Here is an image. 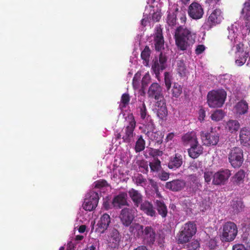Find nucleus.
Masks as SVG:
<instances>
[{
    "label": "nucleus",
    "instance_id": "49530a36",
    "mask_svg": "<svg viewBox=\"0 0 250 250\" xmlns=\"http://www.w3.org/2000/svg\"><path fill=\"white\" fill-rule=\"evenodd\" d=\"M145 147V141L143 139L142 136H139L138 140L136 143L135 147V150L137 152L143 150Z\"/></svg>",
    "mask_w": 250,
    "mask_h": 250
},
{
    "label": "nucleus",
    "instance_id": "680f3d73",
    "mask_svg": "<svg viewBox=\"0 0 250 250\" xmlns=\"http://www.w3.org/2000/svg\"><path fill=\"white\" fill-rule=\"evenodd\" d=\"M205 50V46L204 45H198L195 49V53L197 55L201 54Z\"/></svg>",
    "mask_w": 250,
    "mask_h": 250
},
{
    "label": "nucleus",
    "instance_id": "cd10ccee",
    "mask_svg": "<svg viewBox=\"0 0 250 250\" xmlns=\"http://www.w3.org/2000/svg\"><path fill=\"white\" fill-rule=\"evenodd\" d=\"M126 199L127 193L124 192H121L113 199V205L115 208H120L121 206L127 205Z\"/></svg>",
    "mask_w": 250,
    "mask_h": 250
},
{
    "label": "nucleus",
    "instance_id": "39448f33",
    "mask_svg": "<svg viewBox=\"0 0 250 250\" xmlns=\"http://www.w3.org/2000/svg\"><path fill=\"white\" fill-rule=\"evenodd\" d=\"M196 228L193 223L189 222L182 228L178 235V242L180 244L188 242L195 233Z\"/></svg>",
    "mask_w": 250,
    "mask_h": 250
},
{
    "label": "nucleus",
    "instance_id": "603ef678",
    "mask_svg": "<svg viewBox=\"0 0 250 250\" xmlns=\"http://www.w3.org/2000/svg\"><path fill=\"white\" fill-rule=\"evenodd\" d=\"M172 95L174 97H178L182 92V87L178 83H174L172 89Z\"/></svg>",
    "mask_w": 250,
    "mask_h": 250
},
{
    "label": "nucleus",
    "instance_id": "c756f323",
    "mask_svg": "<svg viewBox=\"0 0 250 250\" xmlns=\"http://www.w3.org/2000/svg\"><path fill=\"white\" fill-rule=\"evenodd\" d=\"M241 144L244 146H250V129L247 128H242L239 135Z\"/></svg>",
    "mask_w": 250,
    "mask_h": 250
},
{
    "label": "nucleus",
    "instance_id": "4be33fe9",
    "mask_svg": "<svg viewBox=\"0 0 250 250\" xmlns=\"http://www.w3.org/2000/svg\"><path fill=\"white\" fill-rule=\"evenodd\" d=\"M186 186V183L182 180H174L167 182L166 188L172 191H177L182 189Z\"/></svg>",
    "mask_w": 250,
    "mask_h": 250
},
{
    "label": "nucleus",
    "instance_id": "09e8293b",
    "mask_svg": "<svg viewBox=\"0 0 250 250\" xmlns=\"http://www.w3.org/2000/svg\"><path fill=\"white\" fill-rule=\"evenodd\" d=\"M130 100V98L128 94L125 93L123 94L121 98V104H120V108L123 110L126 105L128 104Z\"/></svg>",
    "mask_w": 250,
    "mask_h": 250
},
{
    "label": "nucleus",
    "instance_id": "5fc2aeb1",
    "mask_svg": "<svg viewBox=\"0 0 250 250\" xmlns=\"http://www.w3.org/2000/svg\"><path fill=\"white\" fill-rule=\"evenodd\" d=\"M200 244L197 240H193L187 245L188 250H196Z\"/></svg>",
    "mask_w": 250,
    "mask_h": 250
},
{
    "label": "nucleus",
    "instance_id": "ea45409f",
    "mask_svg": "<svg viewBox=\"0 0 250 250\" xmlns=\"http://www.w3.org/2000/svg\"><path fill=\"white\" fill-rule=\"evenodd\" d=\"M190 188L193 191H196L201 187L197 177L195 175H190L188 177Z\"/></svg>",
    "mask_w": 250,
    "mask_h": 250
},
{
    "label": "nucleus",
    "instance_id": "de8ad7c7",
    "mask_svg": "<svg viewBox=\"0 0 250 250\" xmlns=\"http://www.w3.org/2000/svg\"><path fill=\"white\" fill-rule=\"evenodd\" d=\"M225 116V113L221 109L216 110L211 116V118L215 121L221 120Z\"/></svg>",
    "mask_w": 250,
    "mask_h": 250
},
{
    "label": "nucleus",
    "instance_id": "e2e57ef3",
    "mask_svg": "<svg viewBox=\"0 0 250 250\" xmlns=\"http://www.w3.org/2000/svg\"><path fill=\"white\" fill-rule=\"evenodd\" d=\"M146 135L148 137V138L151 140H155L157 138V134L153 131H147Z\"/></svg>",
    "mask_w": 250,
    "mask_h": 250
},
{
    "label": "nucleus",
    "instance_id": "1a4fd4ad",
    "mask_svg": "<svg viewBox=\"0 0 250 250\" xmlns=\"http://www.w3.org/2000/svg\"><path fill=\"white\" fill-rule=\"evenodd\" d=\"M201 137L204 145L207 146H215L219 140L218 132L211 129L209 132H201Z\"/></svg>",
    "mask_w": 250,
    "mask_h": 250
},
{
    "label": "nucleus",
    "instance_id": "c03bdc74",
    "mask_svg": "<svg viewBox=\"0 0 250 250\" xmlns=\"http://www.w3.org/2000/svg\"><path fill=\"white\" fill-rule=\"evenodd\" d=\"M151 172H158L161 169V162L157 158H154L149 162Z\"/></svg>",
    "mask_w": 250,
    "mask_h": 250
},
{
    "label": "nucleus",
    "instance_id": "f03ea898",
    "mask_svg": "<svg viewBox=\"0 0 250 250\" xmlns=\"http://www.w3.org/2000/svg\"><path fill=\"white\" fill-rule=\"evenodd\" d=\"M195 37L194 32L182 25L178 26L175 32L176 44L178 49L182 51L187 50L193 44Z\"/></svg>",
    "mask_w": 250,
    "mask_h": 250
},
{
    "label": "nucleus",
    "instance_id": "4468645a",
    "mask_svg": "<svg viewBox=\"0 0 250 250\" xmlns=\"http://www.w3.org/2000/svg\"><path fill=\"white\" fill-rule=\"evenodd\" d=\"M188 14L192 19L199 20L202 18L204 10L199 3L193 2L188 7Z\"/></svg>",
    "mask_w": 250,
    "mask_h": 250
},
{
    "label": "nucleus",
    "instance_id": "2f4dec72",
    "mask_svg": "<svg viewBox=\"0 0 250 250\" xmlns=\"http://www.w3.org/2000/svg\"><path fill=\"white\" fill-rule=\"evenodd\" d=\"M128 194L135 206L139 207L142 203L143 200V196L141 193L139 191L131 188L129 190Z\"/></svg>",
    "mask_w": 250,
    "mask_h": 250
},
{
    "label": "nucleus",
    "instance_id": "c9c22d12",
    "mask_svg": "<svg viewBox=\"0 0 250 250\" xmlns=\"http://www.w3.org/2000/svg\"><path fill=\"white\" fill-rule=\"evenodd\" d=\"M154 42L156 50L160 51L164 45V39L161 29H157L154 37Z\"/></svg>",
    "mask_w": 250,
    "mask_h": 250
},
{
    "label": "nucleus",
    "instance_id": "b1692460",
    "mask_svg": "<svg viewBox=\"0 0 250 250\" xmlns=\"http://www.w3.org/2000/svg\"><path fill=\"white\" fill-rule=\"evenodd\" d=\"M155 106L157 111V116L161 119H164L166 117L167 113L164 99L157 101Z\"/></svg>",
    "mask_w": 250,
    "mask_h": 250
},
{
    "label": "nucleus",
    "instance_id": "a211bd4d",
    "mask_svg": "<svg viewBox=\"0 0 250 250\" xmlns=\"http://www.w3.org/2000/svg\"><path fill=\"white\" fill-rule=\"evenodd\" d=\"M166 62L167 58L162 53H161L160 55L159 60L156 59L155 61H153L152 69L156 75L159 74L161 71H162L166 68Z\"/></svg>",
    "mask_w": 250,
    "mask_h": 250
},
{
    "label": "nucleus",
    "instance_id": "7ed1b4c3",
    "mask_svg": "<svg viewBox=\"0 0 250 250\" xmlns=\"http://www.w3.org/2000/svg\"><path fill=\"white\" fill-rule=\"evenodd\" d=\"M227 93L223 89L213 90L208 94V103L210 107H220L224 104Z\"/></svg>",
    "mask_w": 250,
    "mask_h": 250
},
{
    "label": "nucleus",
    "instance_id": "f3484780",
    "mask_svg": "<svg viewBox=\"0 0 250 250\" xmlns=\"http://www.w3.org/2000/svg\"><path fill=\"white\" fill-rule=\"evenodd\" d=\"M111 220L109 215L107 213L103 214L98 221L96 231L100 233H103L109 227Z\"/></svg>",
    "mask_w": 250,
    "mask_h": 250
},
{
    "label": "nucleus",
    "instance_id": "20e7f679",
    "mask_svg": "<svg viewBox=\"0 0 250 250\" xmlns=\"http://www.w3.org/2000/svg\"><path fill=\"white\" fill-rule=\"evenodd\" d=\"M232 50L235 51V64L237 66H241L246 62L249 57V52L244 50V44L239 42L238 44L232 46Z\"/></svg>",
    "mask_w": 250,
    "mask_h": 250
},
{
    "label": "nucleus",
    "instance_id": "f8f14e48",
    "mask_svg": "<svg viewBox=\"0 0 250 250\" xmlns=\"http://www.w3.org/2000/svg\"><path fill=\"white\" fill-rule=\"evenodd\" d=\"M241 28V26L237 22H235L234 23L231 25L230 26L228 27L229 30V35L228 36V39L233 44V46L234 45H236V44H238L239 42H241L240 41V30Z\"/></svg>",
    "mask_w": 250,
    "mask_h": 250
},
{
    "label": "nucleus",
    "instance_id": "6e6552de",
    "mask_svg": "<svg viewBox=\"0 0 250 250\" xmlns=\"http://www.w3.org/2000/svg\"><path fill=\"white\" fill-rule=\"evenodd\" d=\"M216 80L231 93H235L237 88L235 86L234 78L232 75L229 74L220 75L217 76Z\"/></svg>",
    "mask_w": 250,
    "mask_h": 250
},
{
    "label": "nucleus",
    "instance_id": "7c9ffc66",
    "mask_svg": "<svg viewBox=\"0 0 250 250\" xmlns=\"http://www.w3.org/2000/svg\"><path fill=\"white\" fill-rule=\"evenodd\" d=\"M140 209L147 215L153 217L156 214V211L153 205L147 201H145L140 204Z\"/></svg>",
    "mask_w": 250,
    "mask_h": 250
},
{
    "label": "nucleus",
    "instance_id": "3c124183",
    "mask_svg": "<svg viewBox=\"0 0 250 250\" xmlns=\"http://www.w3.org/2000/svg\"><path fill=\"white\" fill-rule=\"evenodd\" d=\"M141 74L140 72L136 73L133 78L132 84L134 89H138L140 86V80L141 79Z\"/></svg>",
    "mask_w": 250,
    "mask_h": 250
},
{
    "label": "nucleus",
    "instance_id": "ddd939ff",
    "mask_svg": "<svg viewBox=\"0 0 250 250\" xmlns=\"http://www.w3.org/2000/svg\"><path fill=\"white\" fill-rule=\"evenodd\" d=\"M136 126V122L134 119H131L129 124L124 129L122 134H119L118 138L122 137V139L125 142L130 143L133 141L134 129Z\"/></svg>",
    "mask_w": 250,
    "mask_h": 250
},
{
    "label": "nucleus",
    "instance_id": "13d9d810",
    "mask_svg": "<svg viewBox=\"0 0 250 250\" xmlns=\"http://www.w3.org/2000/svg\"><path fill=\"white\" fill-rule=\"evenodd\" d=\"M89 243L84 250H95L97 246V241L95 240Z\"/></svg>",
    "mask_w": 250,
    "mask_h": 250
},
{
    "label": "nucleus",
    "instance_id": "0eeeda50",
    "mask_svg": "<svg viewBox=\"0 0 250 250\" xmlns=\"http://www.w3.org/2000/svg\"><path fill=\"white\" fill-rule=\"evenodd\" d=\"M229 160L233 167H239L243 162V152L239 147H234L230 149L228 156Z\"/></svg>",
    "mask_w": 250,
    "mask_h": 250
},
{
    "label": "nucleus",
    "instance_id": "69168bd1",
    "mask_svg": "<svg viewBox=\"0 0 250 250\" xmlns=\"http://www.w3.org/2000/svg\"><path fill=\"white\" fill-rule=\"evenodd\" d=\"M232 250H246L243 244H236L233 246Z\"/></svg>",
    "mask_w": 250,
    "mask_h": 250
},
{
    "label": "nucleus",
    "instance_id": "c85d7f7f",
    "mask_svg": "<svg viewBox=\"0 0 250 250\" xmlns=\"http://www.w3.org/2000/svg\"><path fill=\"white\" fill-rule=\"evenodd\" d=\"M182 139L185 145H189L191 146L198 143L196 133L194 131L187 133L183 136Z\"/></svg>",
    "mask_w": 250,
    "mask_h": 250
},
{
    "label": "nucleus",
    "instance_id": "4d7b16f0",
    "mask_svg": "<svg viewBox=\"0 0 250 250\" xmlns=\"http://www.w3.org/2000/svg\"><path fill=\"white\" fill-rule=\"evenodd\" d=\"M103 206L106 210L115 208V206L113 205V200L112 202H110L106 199H104Z\"/></svg>",
    "mask_w": 250,
    "mask_h": 250
},
{
    "label": "nucleus",
    "instance_id": "052dcab7",
    "mask_svg": "<svg viewBox=\"0 0 250 250\" xmlns=\"http://www.w3.org/2000/svg\"><path fill=\"white\" fill-rule=\"evenodd\" d=\"M158 176L161 180L166 181L169 178V174L164 171H162L158 174Z\"/></svg>",
    "mask_w": 250,
    "mask_h": 250
},
{
    "label": "nucleus",
    "instance_id": "f257e3e1",
    "mask_svg": "<svg viewBox=\"0 0 250 250\" xmlns=\"http://www.w3.org/2000/svg\"><path fill=\"white\" fill-rule=\"evenodd\" d=\"M92 188L86 193L83 204L85 211H92L97 207L99 196L102 193H105L110 188L109 185L105 180H100L92 185Z\"/></svg>",
    "mask_w": 250,
    "mask_h": 250
},
{
    "label": "nucleus",
    "instance_id": "72a5a7b5",
    "mask_svg": "<svg viewBox=\"0 0 250 250\" xmlns=\"http://www.w3.org/2000/svg\"><path fill=\"white\" fill-rule=\"evenodd\" d=\"M202 151L203 147L198 143L190 146V148L188 149L189 156L193 159L197 158Z\"/></svg>",
    "mask_w": 250,
    "mask_h": 250
},
{
    "label": "nucleus",
    "instance_id": "a18cd8bd",
    "mask_svg": "<svg viewBox=\"0 0 250 250\" xmlns=\"http://www.w3.org/2000/svg\"><path fill=\"white\" fill-rule=\"evenodd\" d=\"M150 50L148 47L146 46L141 53V58L143 60V64L147 66L149 61Z\"/></svg>",
    "mask_w": 250,
    "mask_h": 250
},
{
    "label": "nucleus",
    "instance_id": "dca6fc26",
    "mask_svg": "<svg viewBox=\"0 0 250 250\" xmlns=\"http://www.w3.org/2000/svg\"><path fill=\"white\" fill-rule=\"evenodd\" d=\"M230 176V172L229 170H220L214 174L212 183L216 185L224 184Z\"/></svg>",
    "mask_w": 250,
    "mask_h": 250
},
{
    "label": "nucleus",
    "instance_id": "6e6d98bb",
    "mask_svg": "<svg viewBox=\"0 0 250 250\" xmlns=\"http://www.w3.org/2000/svg\"><path fill=\"white\" fill-rule=\"evenodd\" d=\"M213 175L214 174H213V172L211 171H206L204 173V178L205 182L208 184H209L212 178H213Z\"/></svg>",
    "mask_w": 250,
    "mask_h": 250
},
{
    "label": "nucleus",
    "instance_id": "8fccbe9b",
    "mask_svg": "<svg viewBox=\"0 0 250 250\" xmlns=\"http://www.w3.org/2000/svg\"><path fill=\"white\" fill-rule=\"evenodd\" d=\"M172 80V75L170 72H165V83L167 90L168 91L171 85V81Z\"/></svg>",
    "mask_w": 250,
    "mask_h": 250
},
{
    "label": "nucleus",
    "instance_id": "5701e85b",
    "mask_svg": "<svg viewBox=\"0 0 250 250\" xmlns=\"http://www.w3.org/2000/svg\"><path fill=\"white\" fill-rule=\"evenodd\" d=\"M183 164V158L181 154L176 153L170 158L168 167L171 169L175 170L180 167Z\"/></svg>",
    "mask_w": 250,
    "mask_h": 250
},
{
    "label": "nucleus",
    "instance_id": "aec40b11",
    "mask_svg": "<svg viewBox=\"0 0 250 250\" xmlns=\"http://www.w3.org/2000/svg\"><path fill=\"white\" fill-rule=\"evenodd\" d=\"M121 240V235L116 229H113L109 237L108 245L112 248H118Z\"/></svg>",
    "mask_w": 250,
    "mask_h": 250
},
{
    "label": "nucleus",
    "instance_id": "412c9836",
    "mask_svg": "<svg viewBox=\"0 0 250 250\" xmlns=\"http://www.w3.org/2000/svg\"><path fill=\"white\" fill-rule=\"evenodd\" d=\"M136 183L144 187L145 188L149 189L150 187L153 188L155 190L157 189V183L152 179L146 180L141 175H138L136 178Z\"/></svg>",
    "mask_w": 250,
    "mask_h": 250
},
{
    "label": "nucleus",
    "instance_id": "338daca9",
    "mask_svg": "<svg viewBox=\"0 0 250 250\" xmlns=\"http://www.w3.org/2000/svg\"><path fill=\"white\" fill-rule=\"evenodd\" d=\"M174 136H175V134L174 133H173V132L169 133L167 135L165 140L167 142L170 141L172 140V139H173Z\"/></svg>",
    "mask_w": 250,
    "mask_h": 250
},
{
    "label": "nucleus",
    "instance_id": "864d4df0",
    "mask_svg": "<svg viewBox=\"0 0 250 250\" xmlns=\"http://www.w3.org/2000/svg\"><path fill=\"white\" fill-rule=\"evenodd\" d=\"M150 77L149 73H146L141 81L142 88L143 89H145L147 86V84L150 82Z\"/></svg>",
    "mask_w": 250,
    "mask_h": 250
},
{
    "label": "nucleus",
    "instance_id": "473e14b6",
    "mask_svg": "<svg viewBox=\"0 0 250 250\" xmlns=\"http://www.w3.org/2000/svg\"><path fill=\"white\" fill-rule=\"evenodd\" d=\"M138 109L141 118L143 120L147 121L148 123V126H150V128H152L153 127V124L151 123V120L150 116L147 114L146 106L144 102L141 103L138 107Z\"/></svg>",
    "mask_w": 250,
    "mask_h": 250
},
{
    "label": "nucleus",
    "instance_id": "9b49d317",
    "mask_svg": "<svg viewBox=\"0 0 250 250\" xmlns=\"http://www.w3.org/2000/svg\"><path fill=\"white\" fill-rule=\"evenodd\" d=\"M135 215V209L125 208L121 210L120 218L124 226L128 227L131 224Z\"/></svg>",
    "mask_w": 250,
    "mask_h": 250
},
{
    "label": "nucleus",
    "instance_id": "6ab92c4d",
    "mask_svg": "<svg viewBox=\"0 0 250 250\" xmlns=\"http://www.w3.org/2000/svg\"><path fill=\"white\" fill-rule=\"evenodd\" d=\"M161 91V88L158 83H153L149 88L148 95L149 97L154 98L157 102L164 99Z\"/></svg>",
    "mask_w": 250,
    "mask_h": 250
},
{
    "label": "nucleus",
    "instance_id": "f704fd0d",
    "mask_svg": "<svg viewBox=\"0 0 250 250\" xmlns=\"http://www.w3.org/2000/svg\"><path fill=\"white\" fill-rule=\"evenodd\" d=\"M242 13L245 15L246 20V27L249 32H250V2L246 1L244 3V8L242 9Z\"/></svg>",
    "mask_w": 250,
    "mask_h": 250
},
{
    "label": "nucleus",
    "instance_id": "e433bc0d",
    "mask_svg": "<svg viewBox=\"0 0 250 250\" xmlns=\"http://www.w3.org/2000/svg\"><path fill=\"white\" fill-rule=\"evenodd\" d=\"M225 127L228 131L231 133H235L239 129L240 124L236 120H229L226 123Z\"/></svg>",
    "mask_w": 250,
    "mask_h": 250
},
{
    "label": "nucleus",
    "instance_id": "4c0bfd02",
    "mask_svg": "<svg viewBox=\"0 0 250 250\" xmlns=\"http://www.w3.org/2000/svg\"><path fill=\"white\" fill-rule=\"evenodd\" d=\"M130 232L134 235L139 237L143 234V226L138 223H133L129 226Z\"/></svg>",
    "mask_w": 250,
    "mask_h": 250
},
{
    "label": "nucleus",
    "instance_id": "bb28decb",
    "mask_svg": "<svg viewBox=\"0 0 250 250\" xmlns=\"http://www.w3.org/2000/svg\"><path fill=\"white\" fill-rule=\"evenodd\" d=\"M223 19L221 10L216 9L210 14L208 19V21L210 22L211 25H215L220 23Z\"/></svg>",
    "mask_w": 250,
    "mask_h": 250
},
{
    "label": "nucleus",
    "instance_id": "79ce46f5",
    "mask_svg": "<svg viewBox=\"0 0 250 250\" xmlns=\"http://www.w3.org/2000/svg\"><path fill=\"white\" fill-rule=\"evenodd\" d=\"M155 203L159 214H160L162 217H165L167 215V210L164 203L158 200H156Z\"/></svg>",
    "mask_w": 250,
    "mask_h": 250
},
{
    "label": "nucleus",
    "instance_id": "423d86ee",
    "mask_svg": "<svg viewBox=\"0 0 250 250\" xmlns=\"http://www.w3.org/2000/svg\"><path fill=\"white\" fill-rule=\"evenodd\" d=\"M238 233L236 225L232 222L226 223L223 227L221 239L225 242H231L234 240Z\"/></svg>",
    "mask_w": 250,
    "mask_h": 250
},
{
    "label": "nucleus",
    "instance_id": "9d476101",
    "mask_svg": "<svg viewBox=\"0 0 250 250\" xmlns=\"http://www.w3.org/2000/svg\"><path fill=\"white\" fill-rule=\"evenodd\" d=\"M161 16L158 11H155L154 7L148 5L146 7L144 13L143 19L141 21V24L145 26L146 22L152 19L153 21H157L161 18Z\"/></svg>",
    "mask_w": 250,
    "mask_h": 250
},
{
    "label": "nucleus",
    "instance_id": "393cba45",
    "mask_svg": "<svg viewBox=\"0 0 250 250\" xmlns=\"http://www.w3.org/2000/svg\"><path fill=\"white\" fill-rule=\"evenodd\" d=\"M178 10L177 5L176 4H173L169 8L167 12V23L169 26H172L176 24Z\"/></svg>",
    "mask_w": 250,
    "mask_h": 250
},
{
    "label": "nucleus",
    "instance_id": "a878e982",
    "mask_svg": "<svg viewBox=\"0 0 250 250\" xmlns=\"http://www.w3.org/2000/svg\"><path fill=\"white\" fill-rule=\"evenodd\" d=\"M144 240L149 244H152L155 241L156 234L151 227L145 228L143 234L141 235Z\"/></svg>",
    "mask_w": 250,
    "mask_h": 250
},
{
    "label": "nucleus",
    "instance_id": "a19ab883",
    "mask_svg": "<svg viewBox=\"0 0 250 250\" xmlns=\"http://www.w3.org/2000/svg\"><path fill=\"white\" fill-rule=\"evenodd\" d=\"M246 177V173L243 170H240L232 177L233 182L236 185H240L243 183Z\"/></svg>",
    "mask_w": 250,
    "mask_h": 250
},
{
    "label": "nucleus",
    "instance_id": "774afa93",
    "mask_svg": "<svg viewBox=\"0 0 250 250\" xmlns=\"http://www.w3.org/2000/svg\"><path fill=\"white\" fill-rule=\"evenodd\" d=\"M205 117V112L204 110H200L199 111V120L203 121Z\"/></svg>",
    "mask_w": 250,
    "mask_h": 250
},
{
    "label": "nucleus",
    "instance_id": "37998d69",
    "mask_svg": "<svg viewBox=\"0 0 250 250\" xmlns=\"http://www.w3.org/2000/svg\"><path fill=\"white\" fill-rule=\"evenodd\" d=\"M177 71L181 77L186 76L188 73V71L186 67L185 63L183 60H178L177 62Z\"/></svg>",
    "mask_w": 250,
    "mask_h": 250
},
{
    "label": "nucleus",
    "instance_id": "2eb2a0df",
    "mask_svg": "<svg viewBox=\"0 0 250 250\" xmlns=\"http://www.w3.org/2000/svg\"><path fill=\"white\" fill-rule=\"evenodd\" d=\"M248 109L249 105L247 102L241 100L234 104L232 111L237 118H240L248 112Z\"/></svg>",
    "mask_w": 250,
    "mask_h": 250
},
{
    "label": "nucleus",
    "instance_id": "bf43d9fd",
    "mask_svg": "<svg viewBox=\"0 0 250 250\" xmlns=\"http://www.w3.org/2000/svg\"><path fill=\"white\" fill-rule=\"evenodd\" d=\"M178 18L181 23H185L186 22L187 18L186 14L185 12L180 11L178 13Z\"/></svg>",
    "mask_w": 250,
    "mask_h": 250
},
{
    "label": "nucleus",
    "instance_id": "58836bf2",
    "mask_svg": "<svg viewBox=\"0 0 250 250\" xmlns=\"http://www.w3.org/2000/svg\"><path fill=\"white\" fill-rule=\"evenodd\" d=\"M230 208V212L234 214H237L243 210L244 206L241 200L233 201Z\"/></svg>",
    "mask_w": 250,
    "mask_h": 250
},
{
    "label": "nucleus",
    "instance_id": "0e129e2a",
    "mask_svg": "<svg viewBox=\"0 0 250 250\" xmlns=\"http://www.w3.org/2000/svg\"><path fill=\"white\" fill-rule=\"evenodd\" d=\"M82 213H84V212L83 211ZM78 219L80 220V221L82 222L83 223H86L88 220V215L87 213L84 212V217H82L81 214L78 217Z\"/></svg>",
    "mask_w": 250,
    "mask_h": 250
}]
</instances>
